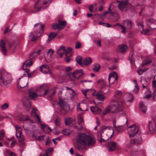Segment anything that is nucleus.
<instances>
[{
    "label": "nucleus",
    "instance_id": "24",
    "mask_svg": "<svg viewBox=\"0 0 156 156\" xmlns=\"http://www.w3.org/2000/svg\"><path fill=\"white\" fill-rule=\"evenodd\" d=\"M92 62V59L90 57H87L85 58L83 62V65L87 66L91 63Z\"/></svg>",
    "mask_w": 156,
    "mask_h": 156
},
{
    "label": "nucleus",
    "instance_id": "23",
    "mask_svg": "<svg viewBox=\"0 0 156 156\" xmlns=\"http://www.w3.org/2000/svg\"><path fill=\"white\" fill-rule=\"evenodd\" d=\"M65 52V46H61L58 50L57 53L58 54L61 58L62 57L63 55L64 54Z\"/></svg>",
    "mask_w": 156,
    "mask_h": 156
},
{
    "label": "nucleus",
    "instance_id": "20",
    "mask_svg": "<svg viewBox=\"0 0 156 156\" xmlns=\"http://www.w3.org/2000/svg\"><path fill=\"white\" fill-rule=\"evenodd\" d=\"M128 4L127 1H122L120 2L118 5V7L120 10H123L125 9Z\"/></svg>",
    "mask_w": 156,
    "mask_h": 156
},
{
    "label": "nucleus",
    "instance_id": "26",
    "mask_svg": "<svg viewBox=\"0 0 156 156\" xmlns=\"http://www.w3.org/2000/svg\"><path fill=\"white\" fill-rule=\"evenodd\" d=\"M57 35V34L55 33L51 32L48 36V39L47 41V43L49 42L52 39L55 38Z\"/></svg>",
    "mask_w": 156,
    "mask_h": 156
},
{
    "label": "nucleus",
    "instance_id": "55",
    "mask_svg": "<svg viewBox=\"0 0 156 156\" xmlns=\"http://www.w3.org/2000/svg\"><path fill=\"white\" fill-rule=\"evenodd\" d=\"M120 27H121L122 29V30L121 31V32L123 34H125L127 28L123 25L121 26Z\"/></svg>",
    "mask_w": 156,
    "mask_h": 156
},
{
    "label": "nucleus",
    "instance_id": "34",
    "mask_svg": "<svg viewBox=\"0 0 156 156\" xmlns=\"http://www.w3.org/2000/svg\"><path fill=\"white\" fill-rule=\"evenodd\" d=\"M52 28L55 30L58 29V30H62L63 28V27L60 26L57 23H53L52 26Z\"/></svg>",
    "mask_w": 156,
    "mask_h": 156
},
{
    "label": "nucleus",
    "instance_id": "1",
    "mask_svg": "<svg viewBox=\"0 0 156 156\" xmlns=\"http://www.w3.org/2000/svg\"><path fill=\"white\" fill-rule=\"evenodd\" d=\"M77 143L79 145V149L83 148L86 146H93L96 143L95 139L86 133H79Z\"/></svg>",
    "mask_w": 156,
    "mask_h": 156
},
{
    "label": "nucleus",
    "instance_id": "52",
    "mask_svg": "<svg viewBox=\"0 0 156 156\" xmlns=\"http://www.w3.org/2000/svg\"><path fill=\"white\" fill-rule=\"evenodd\" d=\"M4 131L2 130L0 131V141L2 140L4 136Z\"/></svg>",
    "mask_w": 156,
    "mask_h": 156
},
{
    "label": "nucleus",
    "instance_id": "28",
    "mask_svg": "<svg viewBox=\"0 0 156 156\" xmlns=\"http://www.w3.org/2000/svg\"><path fill=\"white\" fill-rule=\"evenodd\" d=\"M124 24L127 27L128 29H130L133 25V22L130 20H127L125 21Z\"/></svg>",
    "mask_w": 156,
    "mask_h": 156
},
{
    "label": "nucleus",
    "instance_id": "47",
    "mask_svg": "<svg viewBox=\"0 0 156 156\" xmlns=\"http://www.w3.org/2000/svg\"><path fill=\"white\" fill-rule=\"evenodd\" d=\"M100 68L99 65L98 64H95L94 65V68L93 70L95 72H98L99 71Z\"/></svg>",
    "mask_w": 156,
    "mask_h": 156
},
{
    "label": "nucleus",
    "instance_id": "58",
    "mask_svg": "<svg viewBox=\"0 0 156 156\" xmlns=\"http://www.w3.org/2000/svg\"><path fill=\"white\" fill-rule=\"evenodd\" d=\"M24 70H25V72L27 73L28 77V78L29 79V78H30L31 77L32 74V73H29V69H25Z\"/></svg>",
    "mask_w": 156,
    "mask_h": 156
},
{
    "label": "nucleus",
    "instance_id": "51",
    "mask_svg": "<svg viewBox=\"0 0 156 156\" xmlns=\"http://www.w3.org/2000/svg\"><path fill=\"white\" fill-rule=\"evenodd\" d=\"M147 69V68L146 69H139L138 70V73L139 75H141L143 72H145Z\"/></svg>",
    "mask_w": 156,
    "mask_h": 156
},
{
    "label": "nucleus",
    "instance_id": "43",
    "mask_svg": "<svg viewBox=\"0 0 156 156\" xmlns=\"http://www.w3.org/2000/svg\"><path fill=\"white\" fill-rule=\"evenodd\" d=\"M82 57L80 56H78L76 57V60L77 62L79 64L83 66V62H82Z\"/></svg>",
    "mask_w": 156,
    "mask_h": 156
},
{
    "label": "nucleus",
    "instance_id": "41",
    "mask_svg": "<svg viewBox=\"0 0 156 156\" xmlns=\"http://www.w3.org/2000/svg\"><path fill=\"white\" fill-rule=\"evenodd\" d=\"M133 82L135 84V89L134 90V91H135L136 93H137L139 90V86L137 85V81L136 80H133Z\"/></svg>",
    "mask_w": 156,
    "mask_h": 156
},
{
    "label": "nucleus",
    "instance_id": "62",
    "mask_svg": "<svg viewBox=\"0 0 156 156\" xmlns=\"http://www.w3.org/2000/svg\"><path fill=\"white\" fill-rule=\"evenodd\" d=\"M140 82L141 83V82L143 83L145 85V86H147L148 83L146 80H143V79H142L141 78Z\"/></svg>",
    "mask_w": 156,
    "mask_h": 156
},
{
    "label": "nucleus",
    "instance_id": "31",
    "mask_svg": "<svg viewBox=\"0 0 156 156\" xmlns=\"http://www.w3.org/2000/svg\"><path fill=\"white\" fill-rule=\"evenodd\" d=\"M53 51L51 49H50L48 50V51L47 52V55L50 58L48 61H47L46 60V61L47 62H51L52 60V58H51V57L53 54Z\"/></svg>",
    "mask_w": 156,
    "mask_h": 156
},
{
    "label": "nucleus",
    "instance_id": "2",
    "mask_svg": "<svg viewBox=\"0 0 156 156\" xmlns=\"http://www.w3.org/2000/svg\"><path fill=\"white\" fill-rule=\"evenodd\" d=\"M111 101L113 103L103 111V114L104 115L110 112L112 113H118L123 110L124 105V102L123 101L113 99Z\"/></svg>",
    "mask_w": 156,
    "mask_h": 156
},
{
    "label": "nucleus",
    "instance_id": "33",
    "mask_svg": "<svg viewBox=\"0 0 156 156\" xmlns=\"http://www.w3.org/2000/svg\"><path fill=\"white\" fill-rule=\"evenodd\" d=\"M96 96L97 99L100 101H103L105 98V97L103 94L99 93L97 94Z\"/></svg>",
    "mask_w": 156,
    "mask_h": 156
},
{
    "label": "nucleus",
    "instance_id": "35",
    "mask_svg": "<svg viewBox=\"0 0 156 156\" xmlns=\"http://www.w3.org/2000/svg\"><path fill=\"white\" fill-rule=\"evenodd\" d=\"M132 144H136L137 145L140 144L142 143V140L141 138H140L139 139H134L132 140L131 142Z\"/></svg>",
    "mask_w": 156,
    "mask_h": 156
},
{
    "label": "nucleus",
    "instance_id": "48",
    "mask_svg": "<svg viewBox=\"0 0 156 156\" xmlns=\"http://www.w3.org/2000/svg\"><path fill=\"white\" fill-rule=\"evenodd\" d=\"M147 21L149 24H156V20L153 19H149Z\"/></svg>",
    "mask_w": 156,
    "mask_h": 156
},
{
    "label": "nucleus",
    "instance_id": "59",
    "mask_svg": "<svg viewBox=\"0 0 156 156\" xmlns=\"http://www.w3.org/2000/svg\"><path fill=\"white\" fill-rule=\"evenodd\" d=\"M39 0H38V1H37V2L36 3L35 5L34 6L35 8L36 9H37V11H39L40 9L41 8H42L43 9H44V8H43L42 5H41L40 7H37V4L39 3Z\"/></svg>",
    "mask_w": 156,
    "mask_h": 156
},
{
    "label": "nucleus",
    "instance_id": "57",
    "mask_svg": "<svg viewBox=\"0 0 156 156\" xmlns=\"http://www.w3.org/2000/svg\"><path fill=\"white\" fill-rule=\"evenodd\" d=\"M69 95L70 96L71 94L69 93H67L65 95L66 97L64 98L65 99L67 100H71L72 98L70 96H69Z\"/></svg>",
    "mask_w": 156,
    "mask_h": 156
},
{
    "label": "nucleus",
    "instance_id": "10",
    "mask_svg": "<svg viewBox=\"0 0 156 156\" xmlns=\"http://www.w3.org/2000/svg\"><path fill=\"white\" fill-rule=\"evenodd\" d=\"M84 72L82 69H79L76 70L72 73L73 77L77 79L80 78L82 76L84 75Z\"/></svg>",
    "mask_w": 156,
    "mask_h": 156
},
{
    "label": "nucleus",
    "instance_id": "15",
    "mask_svg": "<svg viewBox=\"0 0 156 156\" xmlns=\"http://www.w3.org/2000/svg\"><path fill=\"white\" fill-rule=\"evenodd\" d=\"M127 49V46L125 44L119 45L117 48V50L120 53H123L126 52Z\"/></svg>",
    "mask_w": 156,
    "mask_h": 156
},
{
    "label": "nucleus",
    "instance_id": "6",
    "mask_svg": "<svg viewBox=\"0 0 156 156\" xmlns=\"http://www.w3.org/2000/svg\"><path fill=\"white\" fill-rule=\"evenodd\" d=\"M139 131L138 127L135 125H131L128 129V131L130 137H134Z\"/></svg>",
    "mask_w": 156,
    "mask_h": 156
},
{
    "label": "nucleus",
    "instance_id": "63",
    "mask_svg": "<svg viewBox=\"0 0 156 156\" xmlns=\"http://www.w3.org/2000/svg\"><path fill=\"white\" fill-rule=\"evenodd\" d=\"M60 120L58 118L56 119L55 122L56 125L57 126H59L60 125Z\"/></svg>",
    "mask_w": 156,
    "mask_h": 156
},
{
    "label": "nucleus",
    "instance_id": "8",
    "mask_svg": "<svg viewBox=\"0 0 156 156\" xmlns=\"http://www.w3.org/2000/svg\"><path fill=\"white\" fill-rule=\"evenodd\" d=\"M58 104L60 107L65 111H67L70 109L69 105L61 99H59Z\"/></svg>",
    "mask_w": 156,
    "mask_h": 156
},
{
    "label": "nucleus",
    "instance_id": "25",
    "mask_svg": "<svg viewBox=\"0 0 156 156\" xmlns=\"http://www.w3.org/2000/svg\"><path fill=\"white\" fill-rule=\"evenodd\" d=\"M41 126L42 129L46 133H49L51 131L50 128L46 125L41 124Z\"/></svg>",
    "mask_w": 156,
    "mask_h": 156
},
{
    "label": "nucleus",
    "instance_id": "46",
    "mask_svg": "<svg viewBox=\"0 0 156 156\" xmlns=\"http://www.w3.org/2000/svg\"><path fill=\"white\" fill-rule=\"evenodd\" d=\"M139 30H140V32L143 30L144 25L143 23L142 22H140L138 25Z\"/></svg>",
    "mask_w": 156,
    "mask_h": 156
},
{
    "label": "nucleus",
    "instance_id": "13",
    "mask_svg": "<svg viewBox=\"0 0 156 156\" xmlns=\"http://www.w3.org/2000/svg\"><path fill=\"white\" fill-rule=\"evenodd\" d=\"M117 146V144L113 141H110L108 144L107 147L109 151H114Z\"/></svg>",
    "mask_w": 156,
    "mask_h": 156
},
{
    "label": "nucleus",
    "instance_id": "32",
    "mask_svg": "<svg viewBox=\"0 0 156 156\" xmlns=\"http://www.w3.org/2000/svg\"><path fill=\"white\" fill-rule=\"evenodd\" d=\"M140 109L142 112L144 113H146L147 109L146 107L143 104L142 102H140Z\"/></svg>",
    "mask_w": 156,
    "mask_h": 156
},
{
    "label": "nucleus",
    "instance_id": "64",
    "mask_svg": "<svg viewBox=\"0 0 156 156\" xmlns=\"http://www.w3.org/2000/svg\"><path fill=\"white\" fill-rule=\"evenodd\" d=\"M44 135L39 136L38 137L37 140L39 141H41L44 140Z\"/></svg>",
    "mask_w": 156,
    "mask_h": 156
},
{
    "label": "nucleus",
    "instance_id": "3",
    "mask_svg": "<svg viewBox=\"0 0 156 156\" xmlns=\"http://www.w3.org/2000/svg\"><path fill=\"white\" fill-rule=\"evenodd\" d=\"M12 80L11 74L3 68L0 70V85L2 87L10 86Z\"/></svg>",
    "mask_w": 156,
    "mask_h": 156
},
{
    "label": "nucleus",
    "instance_id": "61",
    "mask_svg": "<svg viewBox=\"0 0 156 156\" xmlns=\"http://www.w3.org/2000/svg\"><path fill=\"white\" fill-rule=\"evenodd\" d=\"M18 137L20 138V139H19L18 141L19 142H22L24 141V137L23 136H22V135L20 136H19V135L18 136Z\"/></svg>",
    "mask_w": 156,
    "mask_h": 156
},
{
    "label": "nucleus",
    "instance_id": "40",
    "mask_svg": "<svg viewBox=\"0 0 156 156\" xmlns=\"http://www.w3.org/2000/svg\"><path fill=\"white\" fill-rule=\"evenodd\" d=\"M73 121L71 118H68L65 119V123L66 126H69L72 122Z\"/></svg>",
    "mask_w": 156,
    "mask_h": 156
},
{
    "label": "nucleus",
    "instance_id": "54",
    "mask_svg": "<svg viewBox=\"0 0 156 156\" xmlns=\"http://www.w3.org/2000/svg\"><path fill=\"white\" fill-rule=\"evenodd\" d=\"M81 46V43L77 41L75 44V48L76 49H78L80 48Z\"/></svg>",
    "mask_w": 156,
    "mask_h": 156
},
{
    "label": "nucleus",
    "instance_id": "44",
    "mask_svg": "<svg viewBox=\"0 0 156 156\" xmlns=\"http://www.w3.org/2000/svg\"><path fill=\"white\" fill-rule=\"evenodd\" d=\"M151 62V61L150 60H148L147 59H145L143 62L141 66L142 67H144L145 65L150 63Z\"/></svg>",
    "mask_w": 156,
    "mask_h": 156
},
{
    "label": "nucleus",
    "instance_id": "19",
    "mask_svg": "<svg viewBox=\"0 0 156 156\" xmlns=\"http://www.w3.org/2000/svg\"><path fill=\"white\" fill-rule=\"evenodd\" d=\"M117 78L118 76L116 73L115 72L111 73L109 74L108 76V80L109 83H110V80H114L115 81L117 80Z\"/></svg>",
    "mask_w": 156,
    "mask_h": 156
},
{
    "label": "nucleus",
    "instance_id": "60",
    "mask_svg": "<svg viewBox=\"0 0 156 156\" xmlns=\"http://www.w3.org/2000/svg\"><path fill=\"white\" fill-rule=\"evenodd\" d=\"M53 148L52 147H49L46 150V153L47 154L49 153H51L53 151Z\"/></svg>",
    "mask_w": 156,
    "mask_h": 156
},
{
    "label": "nucleus",
    "instance_id": "42",
    "mask_svg": "<svg viewBox=\"0 0 156 156\" xmlns=\"http://www.w3.org/2000/svg\"><path fill=\"white\" fill-rule=\"evenodd\" d=\"M77 122L80 126H81L84 123L83 118L81 116H80L78 117Z\"/></svg>",
    "mask_w": 156,
    "mask_h": 156
},
{
    "label": "nucleus",
    "instance_id": "56",
    "mask_svg": "<svg viewBox=\"0 0 156 156\" xmlns=\"http://www.w3.org/2000/svg\"><path fill=\"white\" fill-rule=\"evenodd\" d=\"M122 94L121 92L119 90H117L115 93L114 96L115 97H116L118 96L119 97H120Z\"/></svg>",
    "mask_w": 156,
    "mask_h": 156
},
{
    "label": "nucleus",
    "instance_id": "22",
    "mask_svg": "<svg viewBox=\"0 0 156 156\" xmlns=\"http://www.w3.org/2000/svg\"><path fill=\"white\" fill-rule=\"evenodd\" d=\"M5 43L3 40H1L0 42V47L2 51L4 53V55H6L7 49L5 47Z\"/></svg>",
    "mask_w": 156,
    "mask_h": 156
},
{
    "label": "nucleus",
    "instance_id": "45",
    "mask_svg": "<svg viewBox=\"0 0 156 156\" xmlns=\"http://www.w3.org/2000/svg\"><path fill=\"white\" fill-rule=\"evenodd\" d=\"M104 138H102L99 140V142H105L107 141L109 139V137L107 136L106 134L105 135V136H103Z\"/></svg>",
    "mask_w": 156,
    "mask_h": 156
},
{
    "label": "nucleus",
    "instance_id": "27",
    "mask_svg": "<svg viewBox=\"0 0 156 156\" xmlns=\"http://www.w3.org/2000/svg\"><path fill=\"white\" fill-rule=\"evenodd\" d=\"M15 128L16 130V137H18V135H17V134H19V136H20L22 135V129L21 128L17 125H16L15 126Z\"/></svg>",
    "mask_w": 156,
    "mask_h": 156
},
{
    "label": "nucleus",
    "instance_id": "36",
    "mask_svg": "<svg viewBox=\"0 0 156 156\" xmlns=\"http://www.w3.org/2000/svg\"><path fill=\"white\" fill-rule=\"evenodd\" d=\"M126 96L128 101L131 102L133 101V97L132 94L130 93H127L126 94Z\"/></svg>",
    "mask_w": 156,
    "mask_h": 156
},
{
    "label": "nucleus",
    "instance_id": "12",
    "mask_svg": "<svg viewBox=\"0 0 156 156\" xmlns=\"http://www.w3.org/2000/svg\"><path fill=\"white\" fill-rule=\"evenodd\" d=\"M37 109L35 108H33L31 112V115L37 122L41 123V121L39 116L37 113Z\"/></svg>",
    "mask_w": 156,
    "mask_h": 156
},
{
    "label": "nucleus",
    "instance_id": "14",
    "mask_svg": "<svg viewBox=\"0 0 156 156\" xmlns=\"http://www.w3.org/2000/svg\"><path fill=\"white\" fill-rule=\"evenodd\" d=\"M97 83L99 85L101 86V90L100 91V92L103 93L104 94H106L108 92V90L105 92L104 91L102 90L103 88L105 87L106 86L105 82L104 80L102 79H100L98 81Z\"/></svg>",
    "mask_w": 156,
    "mask_h": 156
},
{
    "label": "nucleus",
    "instance_id": "16",
    "mask_svg": "<svg viewBox=\"0 0 156 156\" xmlns=\"http://www.w3.org/2000/svg\"><path fill=\"white\" fill-rule=\"evenodd\" d=\"M156 122L154 120L151 121L149 123V129L151 133H153L155 129Z\"/></svg>",
    "mask_w": 156,
    "mask_h": 156
},
{
    "label": "nucleus",
    "instance_id": "50",
    "mask_svg": "<svg viewBox=\"0 0 156 156\" xmlns=\"http://www.w3.org/2000/svg\"><path fill=\"white\" fill-rule=\"evenodd\" d=\"M9 107V104L7 103H5L1 106V108L2 110L7 109Z\"/></svg>",
    "mask_w": 156,
    "mask_h": 156
},
{
    "label": "nucleus",
    "instance_id": "9",
    "mask_svg": "<svg viewBox=\"0 0 156 156\" xmlns=\"http://www.w3.org/2000/svg\"><path fill=\"white\" fill-rule=\"evenodd\" d=\"M23 105L25 108V109L29 112L31 107V103L27 97H24L23 100Z\"/></svg>",
    "mask_w": 156,
    "mask_h": 156
},
{
    "label": "nucleus",
    "instance_id": "53",
    "mask_svg": "<svg viewBox=\"0 0 156 156\" xmlns=\"http://www.w3.org/2000/svg\"><path fill=\"white\" fill-rule=\"evenodd\" d=\"M62 132L64 134L66 135H68L70 134L69 131L67 129H65L63 130Z\"/></svg>",
    "mask_w": 156,
    "mask_h": 156
},
{
    "label": "nucleus",
    "instance_id": "30",
    "mask_svg": "<svg viewBox=\"0 0 156 156\" xmlns=\"http://www.w3.org/2000/svg\"><path fill=\"white\" fill-rule=\"evenodd\" d=\"M72 48L70 47H68L67 49L66 50V48H65V54L66 56H71L72 54L71 52L72 51Z\"/></svg>",
    "mask_w": 156,
    "mask_h": 156
},
{
    "label": "nucleus",
    "instance_id": "39",
    "mask_svg": "<svg viewBox=\"0 0 156 156\" xmlns=\"http://www.w3.org/2000/svg\"><path fill=\"white\" fill-rule=\"evenodd\" d=\"M114 127L115 129L118 132L122 131L124 128L123 126H116V125L115 124L114 125Z\"/></svg>",
    "mask_w": 156,
    "mask_h": 156
},
{
    "label": "nucleus",
    "instance_id": "21",
    "mask_svg": "<svg viewBox=\"0 0 156 156\" xmlns=\"http://www.w3.org/2000/svg\"><path fill=\"white\" fill-rule=\"evenodd\" d=\"M44 48L40 49H38L36 51L33 52L30 56L31 59H33L41 54Z\"/></svg>",
    "mask_w": 156,
    "mask_h": 156
},
{
    "label": "nucleus",
    "instance_id": "4",
    "mask_svg": "<svg viewBox=\"0 0 156 156\" xmlns=\"http://www.w3.org/2000/svg\"><path fill=\"white\" fill-rule=\"evenodd\" d=\"M36 27L39 28V31L31 32L28 37L33 42L37 40L41 36V32L44 27V25L40 23H37L34 25V27Z\"/></svg>",
    "mask_w": 156,
    "mask_h": 156
},
{
    "label": "nucleus",
    "instance_id": "11",
    "mask_svg": "<svg viewBox=\"0 0 156 156\" xmlns=\"http://www.w3.org/2000/svg\"><path fill=\"white\" fill-rule=\"evenodd\" d=\"M40 71L44 74L49 73L51 75H52V73L48 65H42L40 67Z\"/></svg>",
    "mask_w": 156,
    "mask_h": 156
},
{
    "label": "nucleus",
    "instance_id": "37",
    "mask_svg": "<svg viewBox=\"0 0 156 156\" xmlns=\"http://www.w3.org/2000/svg\"><path fill=\"white\" fill-rule=\"evenodd\" d=\"M58 24L61 27H65L66 25V22L62 20H58Z\"/></svg>",
    "mask_w": 156,
    "mask_h": 156
},
{
    "label": "nucleus",
    "instance_id": "17",
    "mask_svg": "<svg viewBox=\"0 0 156 156\" xmlns=\"http://www.w3.org/2000/svg\"><path fill=\"white\" fill-rule=\"evenodd\" d=\"M90 110L94 114H98L101 112V110L98 107H91Z\"/></svg>",
    "mask_w": 156,
    "mask_h": 156
},
{
    "label": "nucleus",
    "instance_id": "5",
    "mask_svg": "<svg viewBox=\"0 0 156 156\" xmlns=\"http://www.w3.org/2000/svg\"><path fill=\"white\" fill-rule=\"evenodd\" d=\"M36 90L41 97L44 96L49 91L48 88L46 84H44L38 87Z\"/></svg>",
    "mask_w": 156,
    "mask_h": 156
},
{
    "label": "nucleus",
    "instance_id": "38",
    "mask_svg": "<svg viewBox=\"0 0 156 156\" xmlns=\"http://www.w3.org/2000/svg\"><path fill=\"white\" fill-rule=\"evenodd\" d=\"M105 129V128H103L102 129H101L100 131H98L97 132V136L98 138V139H100V140L102 138V134L104 132V130Z\"/></svg>",
    "mask_w": 156,
    "mask_h": 156
},
{
    "label": "nucleus",
    "instance_id": "7",
    "mask_svg": "<svg viewBox=\"0 0 156 156\" xmlns=\"http://www.w3.org/2000/svg\"><path fill=\"white\" fill-rule=\"evenodd\" d=\"M28 78L21 79L20 78L17 81L18 88H22L26 87L28 84Z\"/></svg>",
    "mask_w": 156,
    "mask_h": 156
},
{
    "label": "nucleus",
    "instance_id": "29",
    "mask_svg": "<svg viewBox=\"0 0 156 156\" xmlns=\"http://www.w3.org/2000/svg\"><path fill=\"white\" fill-rule=\"evenodd\" d=\"M29 95L30 98L32 100H34L35 98L37 97V94L34 91H29Z\"/></svg>",
    "mask_w": 156,
    "mask_h": 156
},
{
    "label": "nucleus",
    "instance_id": "49",
    "mask_svg": "<svg viewBox=\"0 0 156 156\" xmlns=\"http://www.w3.org/2000/svg\"><path fill=\"white\" fill-rule=\"evenodd\" d=\"M150 30L149 29H146L142 31L141 33L145 35H150L151 33L149 32Z\"/></svg>",
    "mask_w": 156,
    "mask_h": 156
},
{
    "label": "nucleus",
    "instance_id": "18",
    "mask_svg": "<svg viewBox=\"0 0 156 156\" xmlns=\"http://www.w3.org/2000/svg\"><path fill=\"white\" fill-rule=\"evenodd\" d=\"M33 64V62L30 60H28L24 62L22 66L23 70H25L28 69L27 67H30Z\"/></svg>",
    "mask_w": 156,
    "mask_h": 156
}]
</instances>
